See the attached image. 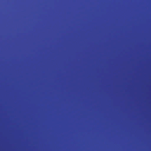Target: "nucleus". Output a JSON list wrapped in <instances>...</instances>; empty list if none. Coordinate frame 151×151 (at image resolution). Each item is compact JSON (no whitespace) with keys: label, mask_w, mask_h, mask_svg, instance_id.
Masks as SVG:
<instances>
[{"label":"nucleus","mask_w":151,"mask_h":151,"mask_svg":"<svg viewBox=\"0 0 151 151\" xmlns=\"http://www.w3.org/2000/svg\"><path fill=\"white\" fill-rule=\"evenodd\" d=\"M103 18H102V136H103L104 132V23Z\"/></svg>","instance_id":"1"},{"label":"nucleus","mask_w":151,"mask_h":151,"mask_svg":"<svg viewBox=\"0 0 151 151\" xmlns=\"http://www.w3.org/2000/svg\"><path fill=\"white\" fill-rule=\"evenodd\" d=\"M104 22H105V21H104Z\"/></svg>","instance_id":"2"},{"label":"nucleus","mask_w":151,"mask_h":151,"mask_svg":"<svg viewBox=\"0 0 151 151\" xmlns=\"http://www.w3.org/2000/svg\"><path fill=\"white\" fill-rule=\"evenodd\" d=\"M104 44L105 43V42H104Z\"/></svg>","instance_id":"3"},{"label":"nucleus","mask_w":151,"mask_h":151,"mask_svg":"<svg viewBox=\"0 0 151 151\" xmlns=\"http://www.w3.org/2000/svg\"><path fill=\"white\" fill-rule=\"evenodd\" d=\"M104 51H105V50H104Z\"/></svg>","instance_id":"4"},{"label":"nucleus","mask_w":151,"mask_h":151,"mask_svg":"<svg viewBox=\"0 0 151 151\" xmlns=\"http://www.w3.org/2000/svg\"><path fill=\"white\" fill-rule=\"evenodd\" d=\"M104 70V71L105 70V69Z\"/></svg>","instance_id":"5"},{"label":"nucleus","mask_w":151,"mask_h":151,"mask_svg":"<svg viewBox=\"0 0 151 151\" xmlns=\"http://www.w3.org/2000/svg\"><path fill=\"white\" fill-rule=\"evenodd\" d=\"M104 87H105V86H104Z\"/></svg>","instance_id":"6"},{"label":"nucleus","mask_w":151,"mask_h":151,"mask_svg":"<svg viewBox=\"0 0 151 151\" xmlns=\"http://www.w3.org/2000/svg\"><path fill=\"white\" fill-rule=\"evenodd\" d=\"M104 122L105 121V120H104Z\"/></svg>","instance_id":"7"},{"label":"nucleus","mask_w":151,"mask_h":151,"mask_svg":"<svg viewBox=\"0 0 151 151\" xmlns=\"http://www.w3.org/2000/svg\"><path fill=\"white\" fill-rule=\"evenodd\" d=\"M104 129H105V128H104Z\"/></svg>","instance_id":"8"}]
</instances>
